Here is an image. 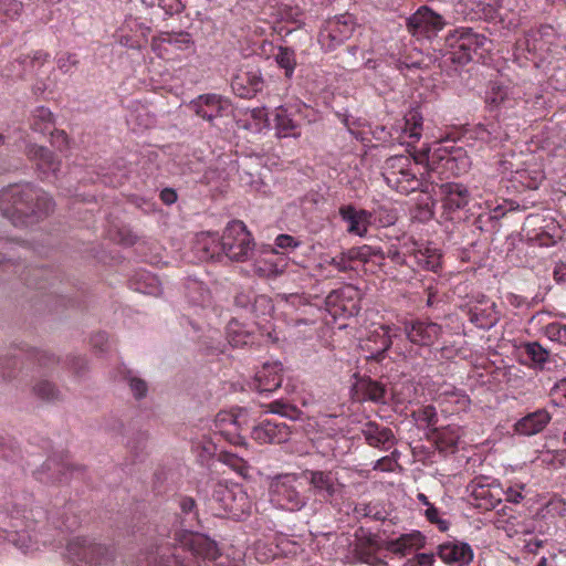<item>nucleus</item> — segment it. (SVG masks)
Returning <instances> with one entry per match:
<instances>
[{
    "mask_svg": "<svg viewBox=\"0 0 566 566\" xmlns=\"http://www.w3.org/2000/svg\"><path fill=\"white\" fill-rule=\"evenodd\" d=\"M301 244L302 242L300 240L287 233H281L274 239V247L276 249H281L284 252L294 251Z\"/></svg>",
    "mask_w": 566,
    "mask_h": 566,
    "instance_id": "680f3d73",
    "label": "nucleus"
},
{
    "mask_svg": "<svg viewBox=\"0 0 566 566\" xmlns=\"http://www.w3.org/2000/svg\"><path fill=\"white\" fill-rule=\"evenodd\" d=\"M295 106H280L275 108V135L280 138L300 137V119Z\"/></svg>",
    "mask_w": 566,
    "mask_h": 566,
    "instance_id": "c756f323",
    "label": "nucleus"
},
{
    "mask_svg": "<svg viewBox=\"0 0 566 566\" xmlns=\"http://www.w3.org/2000/svg\"><path fill=\"white\" fill-rule=\"evenodd\" d=\"M0 208L14 223L15 219L46 217L53 211V201L45 191L30 184L13 185L2 190Z\"/></svg>",
    "mask_w": 566,
    "mask_h": 566,
    "instance_id": "f03ea898",
    "label": "nucleus"
},
{
    "mask_svg": "<svg viewBox=\"0 0 566 566\" xmlns=\"http://www.w3.org/2000/svg\"><path fill=\"white\" fill-rule=\"evenodd\" d=\"M196 42L187 31H160L151 39V50L161 60L180 61L188 52H193Z\"/></svg>",
    "mask_w": 566,
    "mask_h": 566,
    "instance_id": "1a4fd4ad",
    "label": "nucleus"
},
{
    "mask_svg": "<svg viewBox=\"0 0 566 566\" xmlns=\"http://www.w3.org/2000/svg\"><path fill=\"white\" fill-rule=\"evenodd\" d=\"M220 551L216 541L200 533L178 531L175 542H160L144 554L137 566H201V560H216Z\"/></svg>",
    "mask_w": 566,
    "mask_h": 566,
    "instance_id": "f257e3e1",
    "label": "nucleus"
},
{
    "mask_svg": "<svg viewBox=\"0 0 566 566\" xmlns=\"http://www.w3.org/2000/svg\"><path fill=\"white\" fill-rule=\"evenodd\" d=\"M78 61L74 53H64L56 60V67L63 73H69L71 69L77 65Z\"/></svg>",
    "mask_w": 566,
    "mask_h": 566,
    "instance_id": "774afa93",
    "label": "nucleus"
},
{
    "mask_svg": "<svg viewBox=\"0 0 566 566\" xmlns=\"http://www.w3.org/2000/svg\"><path fill=\"white\" fill-rule=\"evenodd\" d=\"M45 517L41 507L30 511L14 510L10 516L11 530H0V541H9L23 552L33 549V543L39 541L36 525Z\"/></svg>",
    "mask_w": 566,
    "mask_h": 566,
    "instance_id": "39448f33",
    "label": "nucleus"
},
{
    "mask_svg": "<svg viewBox=\"0 0 566 566\" xmlns=\"http://www.w3.org/2000/svg\"><path fill=\"white\" fill-rule=\"evenodd\" d=\"M33 157L36 160V168L43 174V178L48 179L50 172L54 175L57 171L59 163L49 148L36 147L33 150Z\"/></svg>",
    "mask_w": 566,
    "mask_h": 566,
    "instance_id": "79ce46f5",
    "label": "nucleus"
},
{
    "mask_svg": "<svg viewBox=\"0 0 566 566\" xmlns=\"http://www.w3.org/2000/svg\"><path fill=\"white\" fill-rule=\"evenodd\" d=\"M222 252L230 261L244 262L253 251L254 242L241 220L230 221L221 235Z\"/></svg>",
    "mask_w": 566,
    "mask_h": 566,
    "instance_id": "9d476101",
    "label": "nucleus"
},
{
    "mask_svg": "<svg viewBox=\"0 0 566 566\" xmlns=\"http://www.w3.org/2000/svg\"><path fill=\"white\" fill-rule=\"evenodd\" d=\"M212 503L217 504L213 509L235 517L248 513L251 507L249 497L239 485L228 486L223 483H217L212 489Z\"/></svg>",
    "mask_w": 566,
    "mask_h": 566,
    "instance_id": "2eb2a0df",
    "label": "nucleus"
},
{
    "mask_svg": "<svg viewBox=\"0 0 566 566\" xmlns=\"http://www.w3.org/2000/svg\"><path fill=\"white\" fill-rule=\"evenodd\" d=\"M446 45L451 49L453 62L464 65L468 62L483 59L491 50V41L470 27H458L448 32Z\"/></svg>",
    "mask_w": 566,
    "mask_h": 566,
    "instance_id": "20e7f679",
    "label": "nucleus"
},
{
    "mask_svg": "<svg viewBox=\"0 0 566 566\" xmlns=\"http://www.w3.org/2000/svg\"><path fill=\"white\" fill-rule=\"evenodd\" d=\"M304 492V482L296 474H281L270 481V501L290 512L300 511L306 505L307 497Z\"/></svg>",
    "mask_w": 566,
    "mask_h": 566,
    "instance_id": "423d86ee",
    "label": "nucleus"
},
{
    "mask_svg": "<svg viewBox=\"0 0 566 566\" xmlns=\"http://www.w3.org/2000/svg\"><path fill=\"white\" fill-rule=\"evenodd\" d=\"M50 60V54L44 50H35L19 59V64L24 69V75L36 73Z\"/></svg>",
    "mask_w": 566,
    "mask_h": 566,
    "instance_id": "49530a36",
    "label": "nucleus"
},
{
    "mask_svg": "<svg viewBox=\"0 0 566 566\" xmlns=\"http://www.w3.org/2000/svg\"><path fill=\"white\" fill-rule=\"evenodd\" d=\"M355 29V22L350 14H339L328 19L318 32V43L325 51H333L348 40Z\"/></svg>",
    "mask_w": 566,
    "mask_h": 566,
    "instance_id": "dca6fc26",
    "label": "nucleus"
},
{
    "mask_svg": "<svg viewBox=\"0 0 566 566\" xmlns=\"http://www.w3.org/2000/svg\"><path fill=\"white\" fill-rule=\"evenodd\" d=\"M461 311L468 316L469 322L480 329L492 328L501 318L496 302L482 292L470 295Z\"/></svg>",
    "mask_w": 566,
    "mask_h": 566,
    "instance_id": "9b49d317",
    "label": "nucleus"
},
{
    "mask_svg": "<svg viewBox=\"0 0 566 566\" xmlns=\"http://www.w3.org/2000/svg\"><path fill=\"white\" fill-rule=\"evenodd\" d=\"M23 10L24 4L19 0H0V24L19 20Z\"/></svg>",
    "mask_w": 566,
    "mask_h": 566,
    "instance_id": "de8ad7c7",
    "label": "nucleus"
},
{
    "mask_svg": "<svg viewBox=\"0 0 566 566\" xmlns=\"http://www.w3.org/2000/svg\"><path fill=\"white\" fill-rule=\"evenodd\" d=\"M263 77L259 69H240L231 78V90L242 98H251L263 90Z\"/></svg>",
    "mask_w": 566,
    "mask_h": 566,
    "instance_id": "b1692460",
    "label": "nucleus"
},
{
    "mask_svg": "<svg viewBox=\"0 0 566 566\" xmlns=\"http://www.w3.org/2000/svg\"><path fill=\"white\" fill-rule=\"evenodd\" d=\"M551 420V413L541 408L516 420L513 424V431L523 437H533L543 432Z\"/></svg>",
    "mask_w": 566,
    "mask_h": 566,
    "instance_id": "2f4dec72",
    "label": "nucleus"
},
{
    "mask_svg": "<svg viewBox=\"0 0 566 566\" xmlns=\"http://www.w3.org/2000/svg\"><path fill=\"white\" fill-rule=\"evenodd\" d=\"M543 332L549 340L566 346V324L552 322L544 327Z\"/></svg>",
    "mask_w": 566,
    "mask_h": 566,
    "instance_id": "603ef678",
    "label": "nucleus"
},
{
    "mask_svg": "<svg viewBox=\"0 0 566 566\" xmlns=\"http://www.w3.org/2000/svg\"><path fill=\"white\" fill-rule=\"evenodd\" d=\"M229 107V102L219 94H201L188 104V109L209 123L221 117Z\"/></svg>",
    "mask_w": 566,
    "mask_h": 566,
    "instance_id": "4be33fe9",
    "label": "nucleus"
},
{
    "mask_svg": "<svg viewBox=\"0 0 566 566\" xmlns=\"http://www.w3.org/2000/svg\"><path fill=\"white\" fill-rule=\"evenodd\" d=\"M426 545V536L418 530L402 533L396 538L382 541L381 547L388 553L405 557L419 552Z\"/></svg>",
    "mask_w": 566,
    "mask_h": 566,
    "instance_id": "5701e85b",
    "label": "nucleus"
},
{
    "mask_svg": "<svg viewBox=\"0 0 566 566\" xmlns=\"http://www.w3.org/2000/svg\"><path fill=\"white\" fill-rule=\"evenodd\" d=\"M429 174L438 175H458L460 172L457 164V156L447 150L434 151L429 157Z\"/></svg>",
    "mask_w": 566,
    "mask_h": 566,
    "instance_id": "e433bc0d",
    "label": "nucleus"
},
{
    "mask_svg": "<svg viewBox=\"0 0 566 566\" xmlns=\"http://www.w3.org/2000/svg\"><path fill=\"white\" fill-rule=\"evenodd\" d=\"M282 364L279 361L265 363L253 378V388L259 392H273L283 381Z\"/></svg>",
    "mask_w": 566,
    "mask_h": 566,
    "instance_id": "7c9ffc66",
    "label": "nucleus"
},
{
    "mask_svg": "<svg viewBox=\"0 0 566 566\" xmlns=\"http://www.w3.org/2000/svg\"><path fill=\"white\" fill-rule=\"evenodd\" d=\"M413 416L418 422L424 424L427 428H433L438 423V413L436 407L432 405L421 407Z\"/></svg>",
    "mask_w": 566,
    "mask_h": 566,
    "instance_id": "5fc2aeb1",
    "label": "nucleus"
},
{
    "mask_svg": "<svg viewBox=\"0 0 566 566\" xmlns=\"http://www.w3.org/2000/svg\"><path fill=\"white\" fill-rule=\"evenodd\" d=\"M417 164L408 156L397 155L385 161L381 175L391 189L408 195L421 188L422 184L417 176Z\"/></svg>",
    "mask_w": 566,
    "mask_h": 566,
    "instance_id": "6e6552de",
    "label": "nucleus"
},
{
    "mask_svg": "<svg viewBox=\"0 0 566 566\" xmlns=\"http://www.w3.org/2000/svg\"><path fill=\"white\" fill-rule=\"evenodd\" d=\"M360 297L361 294L357 287L352 284H346L326 296V308L333 316L358 315Z\"/></svg>",
    "mask_w": 566,
    "mask_h": 566,
    "instance_id": "f3484780",
    "label": "nucleus"
},
{
    "mask_svg": "<svg viewBox=\"0 0 566 566\" xmlns=\"http://www.w3.org/2000/svg\"><path fill=\"white\" fill-rule=\"evenodd\" d=\"M268 410L273 415H280L282 417H285L286 419L292 420L300 419V417H302L303 415V412L294 405H291L283 400H273L268 405Z\"/></svg>",
    "mask_w": 566,
    "mask_h": 566,
    "instance_id": "3c124183",
    "label": "nucleus"
},
{
    "mask_svg": "<svg viewBox=\"0 0 566 566\" xmlns=\"http://www.w3.org/2000/svg\"><path fill=\"white\" fill-rule=\"evenodd\" d=\"M67 557L77 566H105L113 560L111 551L87 538L76 537L67 543Z\"/></svg>",
    "mask_w": 566,
    "mask_h": 566,
    "instance_id": "f8f14e48",
    "label": "nucleus"
},
{
    "mask_svg": "<svg viewBox=\"0 0 566 566\" xmlns=\"http://www.w3.org/2000/svg\"><path fill=\"white\" fill-rule=\"evenodd\" d=\"M31 128L46 134L54 128L53 113L46 106H38L32 113Z\"/></svg>",
    "mask_w": 566,
    "mask_h": 566,
    "instance_id": "a18cd8bd",
    "label": "nucleus"
},
{
    "mask_svg": "<svg viewBox=\"0 0 566 566\" xmlns=\"http://www.w3.org/2000/svg\"><path fill=\"white\" fill-rule=\"evenodd\" d=\"M424 517L429 523L437 525L440 532H446L449 528V522L440 517V512L434 505H429L424 510Z\"/></svg>",
    "mask_w": 566,
    "mask_h": 566,
    "instance_id": "e2e57ef3",
    "label": "nucleus"
},
{
    "mask_svg": "<svg viewBox=\"0 0 566 566\" xmlns=\"http://www.w3.org/2000/svg\"><path fill=\"white\" fill-rule=\"evenodd\" d=\"M338 214L348 224L347 231L350 234L366 237L373 217L369 210H357L353 205H346L339 207Z\"/></svg>",
    "mask_w": 566,
    "mask_h": 566,
    "instance_id": "c85d7f7f",
    "label": "nucleus"
},
{
    "mask_svg": "<svg viewBox=\"0 0 566 566\" xmlns=\"http://www.w3.org/2000/svg\"><path fill=\"white\" fill-rule=\"evenodd\" d=\"M355 556L361 563L369 564L371 566H384L386 563L376 556V553L371 546V542L365 541L356 544L354 549Z\"/></svg>",
    "mask_w": 566,
    "mask_h": 566,
    "instance_id": "8fccbe9b",
    "label": "nucleus"
},
{
    "mask_svg": "<svg viewBox=\"0 0 566 566\" xmlns=\"http://www.w3.org/2000/svg\"><path fill=\"white\" fill-rule=\"evenodd\" d=\"M403 261H410L411 268L437 273L441 268V253L432 247L419 243L411 238L403 239L398 244Z\"/></svg>",
    "mask_w": 566,
    "mask_h": 566,
    "instance_id": "ddd939ff",
    "label": "nucleus"
},
{
    "mask_svg": "<svg viewBox=\"0 0 566 566\" xmlns=\"http://www.w3.org/2000/svg\"><path fill=\"white\" fill-rule=\"evenodd\" d=\"M547 514L553 516H566V501L563 497H552L546 505Z\"/></svg>",
    "mask_w": 566,
    "mask_h": 566,
    "instance_id": "338daca9",
    "label": "nucleus"
},
{
    "mask_svg": "<svg viewBox=\"0 0 566 566\" xmlns=\"http://www.w3.org/2000/svg\"><path fill=\"white\" fill-rule=\"evenodd\" d=\"M403 333L412 344L429 347L442 335V327L429 318H412L403 323Z\"/></svg>",
    "mask_w": 566,
    "mask_h": 566,
    "instance_id": "412c9836",
    "label": "nucleus"
},
{
    "mask_svg": "<svg viewBox=\"0 0 566 566\" xmlns=\"http://www.w3.org/2000/svg\"><path fill=\"white\" fill-rule=\"evenodd\" d=\"M526 485L522 482H510V484L502 490L505 495V501L512 503H521L525 499Z\"/></svg>",
    "mask_w": 566,
    "mask_h": 566,
    "instance_id": "13d9d810",
    "label": "nucleus"
},
{
    "mask_svg": "<svg viewBox=\"0 0 566 566\" xmlns=\"http://www.w3.org/2000/svg\"><path fill=\"white\" fill-rule=\"evenodd\" d=\"M436 555L433 553H418L407 559L402 566H434Z\"/></svg>",
    "mask_w": 566,
    "mask_h": 566,
    "instance_id": "69168bd1",
    "label": "nucleus"
},
{
    "mask_svg": "<svg viewBox=\"0 0 566 566\" xmlns=\"http://www.w3.org/2000/svg\"><path fill=\"white\" fill-rule=\"evenodd\" d=\"M349 251V258L354 261H359L363 264L370 265L371 268H380L385 260V253L379 248L371 245H361L352 248Z\"/></svg>",
    "mask_w": 566,
    "mask_h": 566,
    "instance_id": "4c0bfd02",
    "label": "nucleus"
},
{
    "mask_svg": "<svg viewBox=\"0 0 566 566\" xmlns=\"http://www.w3.org/2000/svg\"><path fill=\"white\" fill-rule=\"evenodd\" d=\"M151 27L139 18L129 15L116 31V41L124 48L140 50L147 43Z\"/></svg>",
    "mask_w": 566,
    "mask_h": 566,
    "instance_id": "aec40b11",
    "label": "nucleus"
},
{
    "mask_svg": "<svg viewBox=\"0 0 566 566\" xmlns=\"http://www.w3.org/2000/svg\"><path fill=\"white\" fill-rule=\"evenodd\" d=\"M30 272H32L31 276L29 274L23 276L25 284L33 289H43L44 286L41 281L48 279L49 271L42 268H36L32 269Z\"/></svg>",
    "mask_w": 566,
    "mask_h": 566,
    "instance_id": "0e129e2a",
    "label": "nucleus"
},
{
    "mask_svg": "<svg viewBox=\"0 0 566 566\" xmlns=\"http://www.w3.org/2000/svg\"><path fill=\"white\" fill-rule=\"evenodd\" d=\"M35 397L43 400L54 401L61 396L54 385L48 380H42L33 387Z\"/></svg>",
    "mask_w": 566,
    "mask_h": 566,
    "instance_id": "6e6d98bb",
    "label": "nucleus"
},
{
    "mask_svg": "<svg viewBox=\"0 0 566 566\" xmlns=\"http://www.w3.org/2000/svg\"><path fill=\"white\" fill-rule=\"evenodd\" d=\"M512 178L523 188L535 190L542 185L545 175L544 170L538 165H532L526 168H520L515 174H513Z\"/></svg>",
    "mask_w": 566,
    "mask_h": 566,
    "instance_id": "58836bf2",
    "label": "nucleus"
},
{
    "mask_svg": "<svg viewBox=\"0 0 566 566\" xmlns=\"http://www.w3.org/2000/svg\"><path fill=\"white\" fill-rule=\"evenodd\" d=\"M549 397L555 406L566 408V377L555 382Z\"/></svg>",
    "mask_w": 566,
    "mask_h": 566,
    "instance_id": "052dcab7",
    "label": "nucleus"
},
{
    "mask_svg": "<svg viewBox=\"0 0 566 566\" xmlns=\"http://www.w3.org/2000/svg\"><path fill=\"white\" fill-rule=\"evenodd\" d=\"M195 250L201 261L220 260L223 255L221 237L214 232H200L196 239Z\"/></svg>",
    "mask_w": 566,
    "mask_h": 566,
    "instance_id": "72a5a7b5",
    "label": "nucleus"
},
{
    "mask_svg": "<svg viewBox=\"0 0 566 566\" xmlns=\"http://www.w3.org/2000/svg\"><path fill=\"white\" fill-rule=\"evenodd\" d=\"M360 433L368 446L381 451H388L396 443V436L389 427L369 420L360 428Z\"/></svg>",
    "mask_w": 566,
    "mask_h": 566,
    "instance_id": "bb28decb",
    "label": "nucleus"
},
{
    "mask_svg": "<svg viewBox=\"0 0 566 566\" xmlns=\"http://www.w3.org/2000/svg\"><path fill=\"white\" fill-rule=\"evenodd\" d=\"M422 134V116L413 109L403 118V128L401 132L402 143L412 145L419 142Z\"/></svg>",
    "mask_w": 566,
    "mask_h": 566,
    "instance_id": "ea45409f",
    "label": "nucleus"
},
{
    "mask_svg": "<svg viewBox=\"0 0 566 566\" xmlns=\"http://www.w3.org/2000/svg\"><path fill=\"white\" fill-rule=\"evenodd\" d=\"M353 259L349 258V251L339 253L336 256L327 258L329 268H334L338 273H348L353 270Z\"/></svg>",
    "mask_w": 566,
    "mask_h": 566,
    "instance_id": "bf43d9fd",
    "label": "nucleus"
},
{
    "mask_svg": "<svg viewBox=\"0 0 566 566\" xmlns=\"http://www.w3.org/2000/svg\"><path fill=\"white\" fill-rule=\"evenodd\" d=\"M471 495L475 501L474 505L484 511L493 510L502 501L500 492L492 486L476 485Z\"/></svg>",
    "mask_w": 566,
    "mask_h": 566,
    "instance_id": "a19ab883",
    "label": "nucleus"
},
{
    "mask_svg": "<svg viewBox=\"0 0 566 566\" xmlns=\"http://www.w3.org/2000/svg\"><path fill=\"white\" fill-rule=\"evenodd\" d=\"M287 266V258L284 252L274 249L263 252L253 263V272L261 277H274L283 274Z\"/></svg>",
    "mask_w": 566,
    "mask_h": 566,
    "instance_id": "cd10ccee",
    "label": "nucleus"
},
{
    "mask_svg": "<svg viewBox=\"0 0 566 566\" xmlns=\"http://www.w3.org/2000/svg\"><path fill=\"white\" fill-rule=\"evenodd\" d=\"M291 434L285 422H276L269 419L261 421L251 430V438L259 443H283Z\"/></svg>",
    "mask_w": 566,
    "mask_h": 566,
    "instance_id": "a878e982",
    "label": "nucleus"
},
{
    "mask_svg": "<svg viewBox=\"0 0 566 566\" xmlns=\"http://www.w3.org/2000/svg\"><path fill=\"white\" fill-rule=\"evenodd\" d=\"M485 104L495 109L525 115L523 111L538 109L544 106L545 101L538 88L532 84L504 85L500 82H490L485 92Z\"/></svg>",
    "mask_w": 566,
    "mask_h": 566,
    "instance_id": "7ed1b4c3",
    "label": "nucleus"
},
{
    "mask_svg": "<svg viewBox=\"0 0 566 566\" xmlns=\"http://www.w3.org/2000/svg\"><path fill=\"white\" fill-rule=\"evenodd\" d=\"M305 476L315 496L333 505L344 496V483H340L337 473L323 470H307Z\"/></svg>",
    "mask_w": 566,
    "mask_h": 566,
    "instance_id": "4468645a",
    "label": "nucleus"
},
{
    "mask_svg": "<svg viewBox=\"0 0 566 566\" xmlns=\"http://www.w3.org/2000/svg\"><path fill=\"white\" fill-rule=\"evenodd\" d=\"M437 555L442 563L468 566L474 559V551L461 541H447L438 545Z\"/></svg>",
    "mask_w": 566,
    "mask_h": 566,
    "instance_id": "393cba45",
    "label": "nucleus"
},
{
    "mask_svg": "<svg viewBox=\"0 0 566 566\" xmlns=\"http://www.w3.org/2000/svg\"><path fill=\"white\" fill-rule=\"evenodd\" d=\"M502 4L503 0H476V10L483 14L484 19L493 20L500 15Z\"/></svg>",
    "mask_w": 566,
    "mask_h": 566,
    "instance_id": "864d4df0",
    "label": "nucleus"
},
{
    "mask_svg": "<svg viewBox=\"0 0 566 566\" xmlns=\"http://www.w3.org/2000/svg\"><path fill=\"white\" fill-rule=\"evenodd\" d=\"M520 361L532 368L543 369L549 359V352L538 342H524L517 348Z\"/></svg>",
    "mask_w": 566,
    "mask_h": 566,
    "instance_id": "473e14b6",
    "label": "nucleus"
},
{
    "mask_svg": "<svg viewBox=\"0 0 566 566\" xmlns=\"http://www.w3.org/2000/svg\"><path fill=\"white\" fill-rule=\"evenodd\" d=\"M556 33L549 24H543L541 28L531 30L523 40L515 44L517 51H526L535 66L542 64H552L555 60V53L558 45L556 44Z\"/></svg>",
    "mask_w": 566,
    "mask_h": 566,
    "instance_id": "0eeeda50",
    "label": "nucleus"
},
{
    "mask_svg": "<svg viewBox=\"0 0 566 566\" xmlns=\"http://www.w3.org/2000/svg\"><path fill=\"white\" fill-rule=\"evenodd\" d=\"M437 402L444 415H455L463 412L470 405V398L461 390H444L437 397Z\"/></svg>",
    "mask_w": 566,
    "mask_h": 566,
    "instance_id": "f704fd0d",
    "label": "nucleus"
},
{
    "mask_svg": "<svg viewBox=\"0 0 566 566\" xmlns=\"http://www.w3.org/2000/svg\"><path fill=\"white\" fill-rule=\"evenodd\" d=\"M242 417H243L242 411H240L238 413L232 412V411H230V412L222 411V412H219L218 416L216 417V424L221 431L223 429H226V427L228 424L241 428Z\"/></svg>",
    "mask_w": 566,
    "mask_h": 566,
    "instance_id": "4d7b16f0",
    "label": "nucleus"
},
{
    "mask_svg": "<svg viewBox=\"0 0 566 566\" xmlns=\"http://www.w3.org/2000/svg\"><path fill=\"white\" fill-rule=\"evenodd\" d=\"M446 25L441 14L427 4L420 6L417 11L407 18V30L418 38L431 39L436 36Z\"/></svg>",
    "mask_w": 566,
    "mask_h": 566,
    "instance_id": "a211bd4d",
    "label": "nucleus"
},
{
    "mask_svg": "<svg viewBox=\"0 0 566 566\" xmlns=\"http://www.w3.org/2000/svg\"><path fill=\"white\" fill-rule=\"evenodd\" d=\"M355 396L358 400H369L375 403H384L386 397V388L380 381L370 377H360L355 386Z\"/></svg>",
    "mask_w": 566,
    "mask_h": 566,
    "instance_id": "c9c22d12",
    "label": "nucleus"
},
{
    "mask_svg": "<svg viewBox=\"0 0 566 566\" xmlns=\"http://www.w3.org/2000/svg\"><path fill=\"white\" fill-rule=\"evenodd\" d=\"M436 431L437 448L441 453H454L460 440L457 429L443 428Z\"/></svg>",
    "mask_w": 566,
    "mask_h": 566,
    "instance_id": "37998d69",
    "label": "nucleus"
},
{
    "mask_svg": "<svg viewBox=\"0 0 566 566\" xmlns=\"http://www.w3.org/2000/svg\"><path fill=\"white\" fill-rule=\"evenodd\" d=\"M274 61L279 67L284 70L286 78H291L296 67L295 51L290 46H279L273 53Z\"/></svg>",
    "mask_w": 566,
    "mask_h": 566,
    "instance_id": "c03bdc74",
    "label": "nucleus"
},
{
    "mask_svg": "<svg viewBox=\"0 0 566 566\" xmlns=\"http://www.w3.org/2000/svg\"><path fill=\"white\" fill-rule=\"evenodd\" d=\"M439 195L442 203V216L449 221L460 218V212L467 209L470 201L468 188L458 182L441 184Z\"/></svg>",
    "mask_w": 566,
    "mask_h": 566,
    "instance_id": "6ab92c4d",
    "label": "nucleus"
},
{
    "mask_svg": "<svg viewBox=\"0 0 566 566\" xmlns=\"http://www.w3.org/2000/svg\"><path fill=\"white\" fill-rule=\"evenodd\" d=\"M227 338L232 347H242L248 345L251 335L243 329L238 319H231L227 325Z\"/></svg>",
    "mask_w": 566,
    "mask_h": 566,
    "instance_id": "09e8293b",
    "label": "nucleus"
}]
</instances>
